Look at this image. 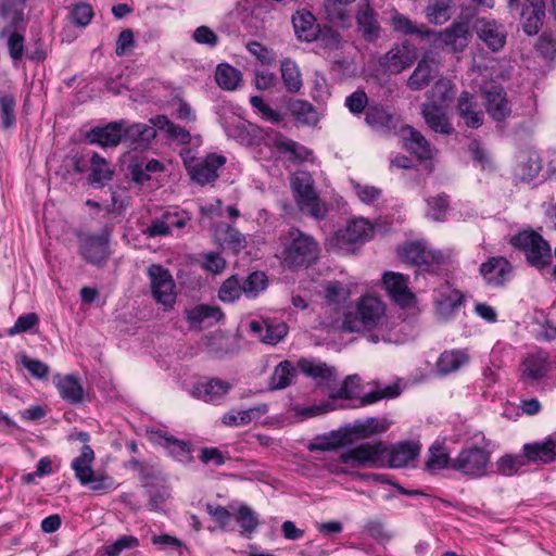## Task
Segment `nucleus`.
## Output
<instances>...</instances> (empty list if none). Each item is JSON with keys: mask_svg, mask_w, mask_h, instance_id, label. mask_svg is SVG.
I'll return each mask as SVG.
<instances>
[{"mask_svg": "<svg viewBox=\"0 0 556 556\" xmlns=\"http://www.w3.org/2000/svg\"><path fill=\"white\" fill-rule=\"evenodd\" d=\"M343 328L354 332L359 330H378V333L370 336L374 343L380 340L384 342H396L397 339L391 334L389 318L386 314L384 303L377 296L365 295L357 300L343 319Z\"/></svg>", "mask_w": 556, "mask_h": 556, "instance_id": "1", "label": "nucleus"}, {"mask_svg": "<svg viewBox=\"0 0 556 556\" xmlns=\"http://www.w3.org/2000/svg\"><path fill=\"white\" fill-rule=\"evenodd\" d=\"M281 256L286 266L302 268L313 265L319 256V244L316 239L300 230L290 228L281 238Z\"/></svg>", "mask_w": 556, "mask_h": 556, "instance_id": "2", "label": "nucleus"}, {"mask_svg": "<svg viewBox=\"0 0 556 556\" xmlns=\"http://www.w3.org/2000/svg\"><path fill=\"white\" fill-rule=\"evenodd\" d=\"M290 184L298 208L314 219H324L328 207L316 192L312 175L307 172H296L291 176Z\"/></svg>", "mask_w": 556, "mask_h": 556, "instance_id": "3", "label": "nucleus"}, {"mask_svg": "<svg viewBox=\"0 0 556 556\" xmlns=\"http://www.w3.org/2000/svg\"><path fill=\"white\" fill-rule=\"evenodd\" d=\"M510 244L523 252L527 262L538 270L548 268L553 261L549 243L538 231H519L509 240Z\"/></svg>", "mask_w": 556, "mask_h": 556, "instance_id": "4", "label": "nucleus"}, {"mask_svg": "<svg viewBox=\"0 0 556 556\" xmlns=\"http://www.w3.org/2000/svg\"><path fill=\"white\" fill-rule=\"evenodd\" d=\"M384 444L381 441L363 442L356 446L344 450L339 462L345 467L339 472H348L350 468H381L384 467Z\"/></svg>", "mask_w": 556, "mask_h": 556, "instance_id": "5", "label": "nucleus"}, {"mask_svg": "<svg viewBox=\"0 0 556 556\" xmlns=\"http://www.w3.org/2000/svg\"><path fill=\"white\" fill-rule=\"evenodd\" d=\"M470 39L469 27L466 23L454 22L444 30L429 29L427 42L434 48H447L451 52H463Z\"/></svg>", "mask_w": 556, "mask_h": 556, "instance_id": "6", "label": "nucleus"}, {"mask_svg": "<svg viewBox=\"0 0 556 556\" xmlns=\"http://www.w3.org/2000/svg\"><path fill=\"white\" fill-rule=\"evenodd\" d=\"M490 464V453L482 447L463 448L457 457L451 460V468L473 478L486 475Z\"/></svg>", "mask_w": 556, "mask_h": 556, "instance_id": "7", "label": "nucleus"}, {"mask_svg": "<svg viewBox=\"0 0 556 556\" xmlns=\"http://www.w3.org/2000/svg\"><path fill=\"white\" fill-rule=\"evenodd\" d=\"M94 460V453L90 445L84 444L80 455L73 459L72 469L75 477L83 485L90 484L93 491H100L111 485L109 478L105 476H97L91 467Z\"/></svg>", "mask_w": 556, "mask_h": 556, "instance_id": "8", "label": "nucleus"}, {"mask_svg": "<svg viewBox=\"0 0 556 556\" xmlns=\"http://www.w3.org/2000/svg\"><path fill=\"white\" fill-rule=\"evenodd\" d=\"M110 232L103 229L100 235L81 233L78 236L79 251L89 264L101 266L109 258Z\"/></svg>", "mask_w": 556, "mask_h": 556, "instance_id": "9", "label": "nucleus"}, {"mask_svg": "<svg viewBox=\"0 0 556 556\" xmlns=\"http://www.w3.org/2000/svg\"><path fill=\"white\" fill-rule=\"evenodd\" d=\"M148 276L154 300L164 306H172L175 303L176 293L175 282L168 269L153 264L148 268Z\"/></svg>", "mask_w": 556, "mask_h": 556, "instance_id": "10", "label": "nucleus"}, {"mask_svg": "<svg viewBox=\"0 0 556 556\" xmlns=\"http://www.w3.org/2000/svg\"><path fill=\"white\" fill-rule=\"evenodd\" d=\"M417 59L415 47L404 41L394 45L388 52L379 59V65L384 72L390 74H400L405 68L409 67Z\"/></svg>", "mask_w": 556, "mask_h": 556, "instance_id": "11", "label": "nucleus"}, {"mask_svg": "<svg viewBox=\"0 0 556 556\" xmlns=\"http://www.w3.org/2000/svg\"><path fill=\"white\" fill-rule=\"evenodd\" d=\"M488 115L497 123L507 121L513 114V105L503 87L491 85L482 90Z\"/></svg>", "mask_w": 556, "mask_h": 556, "instance_id": "12", "label": "nucleus"}, {"mask_svg": "<svg viewBox=\"0 0 556 556\" xmlns=\"http://www.w3.org/2000/svg\"><path fill=\"white\" fill-rule=\"evenodd\" d=\"M478 38L493 52L504 48L507 38L505 27L494 20L477 18L472 26Z\"/></svg>", "mask_w": 556, "mask_h": 556, "instance_id": "13", "label": "nucleus"}, {"mask_svg": "<svg viewBox=\"0 0 556 556\" xmlns=\"http://www.w3.org/2000/svg\"><path fill=\"white\" fill-rule=\"evenodd\" d=\"M545 0H525L521 7L519 18L522 30L529 35H536L545 20Z\"/></svg>", "mask_w": 556, "mask_h": 556, "instance_id": "14", "label": "nucleus"}, {"mask_svg": "<svg viewBox=\"0 0 556 556\" xmlns=\"http://www.w3.org/2000/svg\"><path fill=\"white\" fill-rule=\"evenodd\" d=\"M399 257L414 265H431L439 264L443 255L441 252L428 249L425 242L416 241L405 243L397 249Z\"/></svg>", "mask_w": 556, "mask_h": 556, "instance_id": "15", "label": "nucleus"}, {"mask_svg": "<svg viewBox=\"0 0 556 556\" xmlns=\"http://www.w3.org/2000/svg\"><path fill=\"white\" fill-rule=\"evenodd\" d=\"M383 285L391 299L402 307L414 304L415 295L408 289L407 278L399 273L389 271L383 276Z\"/></svg>", "mask_w": 556, "mask_h": 556, "instance_id": "16", "label": "nucleus"}, {"mask_svg": "<svg viewBox=\"0 0 556 556\" xmlns=\"http://www.w3.org/2000/svg\"><path fill=\"white\" fill-rule=\"evenodd\" d=\"M226 163L223 155L208 154L205 159L199 160L190 166V177L200 185L214 181L218 177V169Z\"/></svg>", "mask_w": 556, "mask_h": 556, "instance_id": "17", "label": "nucleus"}, {"mask_svg": "<svg viewBox=\"0 0 556 556\" xmlns=\"http://www.w3.org/2000/svg\"><path fill=\"white\" fill-rule=\"evenodd\" d=\"M125 121L111 122L104 127H93L86 138L92 144L101 147H116L124 138Z\"/></svg>", "mask_w": 556, "mask_h": 556, "instance_id": "18", "label": "nucleus"}, {"mask_svg": "<svg viewBox=\"0 0 556 556\" xmlns=\"http://www.w3.org/2000/svg\"><path fill=\"white\" fill-rule=\"evenodd\" d=\"M456 111L459 118L467 127L479 128L484 116L475 97L468 91H463L457 98Z\"/></svg>", "mask_w": 556, "mask_h": 556, "instance_id": "19", "label": "nucleus"}, {"mask_svg": "<svg viewBox=\"0 0 556 556\" xmlns=\"http://www.w3.org/2000/svg\"><path fill=\"white\" fill-rule=\"evenodd\" d=\"M418 453L419 446L410 442H401L391 448L384 445V467H405L416 458Z\"/></svg>", "mask_w": 556, "mask_h": 556, "instance_id": "20", "label": "nucleus"}, {"mask_svg": "<svg viewBox=\"0 0 556 556\" xmlns=\"http://www.w3.org/2000/svg\"><path fill=\"white\" fill-rule=\"evenodd\" d=\"M299 369L318 384L330 386L336 381V368L313 358H301L298 362Z\"/></svg>", "mask_w": 556, "mask_h": 556, "instance_id": "21", "label": "nucleus"}, {"mask_svg": "<svg viewBox=\"0 0 556 556\" xmlns=\"http://www.w3.org/2000/svg\"><path fill=\"white\" fill-rule=\"evenodd\" d=\"M292 25L299 40L313 42L317 40L319 25L315 16L307 10H299L292 15Z\"/></svg>", "mask_w": 556, "mask_h": 556, "instance_id": "22", "label": "nucleus"}, {"mask_svg": "<svg viewBox=\"0 0 556 556\" xmlns=\"http://www.w3.org/2000/svg\"><path fill=\"white\" fill-rule=\"evenodd\" d=\"M511 270L510 263L502 256L491 257L480 266L483 278L495 286L503 285L508 279Z\"/></svg>", "mask_w": 556, "mask_h": 556, "instance_id": "23", "label": "nucleus"}, {"mask_svg": "<svg viewBox=\"0 0 556 556\" xmlns=\"http://www.w3.org/2000/svg\"><path fill=\"white\" fill-rule=\"evenodd\" d=\"M356 24L362 37L374 42L380 37V24L376 17V12L369 4L359 7L356 14Z\"/></svg>", "mask_w": 556, "mask_h": 556, "instance_id": "24", "label": "nucleus"}, {"mask_svg": "<svg viewBox=\"0 0 556 556\" xmlns=\"http://www.w3.org/2000/svg\"><path fill=\"white\" fill-rule=\"evenodd\" d=\"M523 452L529 462L543 464L553 462L556 458V433L543 442L526 444Z\"/></svg>", "mask_w": 556, "mask_h": 556, "instance_id": "25", "label": "nucleus"}, {"mask_svg": "<svg viewBox=\"0 0 556 556\" xmlns=\"http://www.w3.org/2000/svg\"><path fill=\"white\" fill-rule=\"evenodd\" d=\"M53 381L62 400L70 404L83 402L85 392L77 377L74 375H55Z\"/></svg>", "mask_w": 556, "mask_h": 556, "instance_id": "26", "label": "nucleus"}, {"mask_svg": "<svg viewBox=\"0 0 556 556\" xmlns=\"http://www.w3.org/2000/svg\"><path fill=\"white\" fill-rule=\"evenodd\" d=\"M229 382L220 379H211L210 381L198 383L192 389V395L207 403L220 401L230 390Z\"/></svg>", "mask_w": 556, "mask_h": 556, "instance_id": "27", "label": "nucleus"}, {"mask_svg": "<svg viewBox=\"0 0 556 556\" xmlns=\"http://www.w3.org/2000/svg\"><path fill=\"white\" fill-rule=\"evenodd\" d=\"M250 329L262 342L267 344H277L288 332V327L283 323L273 324L253 320L250 323Z\"/></svg>", "mask_w": 556, "mask_h": 556, "instance_id": "28", "label": "nucleus"}, {"mask_svg": "<svg viewBox=\"0 0 556 556\" xmlns=\"http://www.w3.org/2000/svg\"><path fill=\"white\" fill-rule=\"evenodd\" d=\"M437 75V65L433 60L424 56L417 64L407 80L410 90L418 91L426 88Z\"/></svg>", "mask_w": 556, "mask_h": 556, "instance_id": "29", "label": "nucleus"}, {"mask_svg": "<svg viewBox=\"0 0 556 556\" xmlns=\"http://www.w3.org/2000/svg\"><path fill=\"white\" fill-rule=\"evenodd\" d=\"M422 115L427 125L435 132L451 135L454 131L445 112L435 103L422 104Z\"/></svg>", "mask_w": 556, "mask_h": 556, "instance_id": "30", "label": "nucleus"}, {"mask_svg": "<svg viewBox=\"0 0 556 556\" xmlns=\"http://www.w3.org/2000/svg\"><path fill=\"white\" fill-rule=\"evenodd\" d=\"M403 139L405 148L416 154L421 160H429L432 156V149L426 138L413 127L407 126L403 129Z\"/></svg>", "mask_w": 556, "mask_h": 556, "instance_id": "31", "label": "nucleus"}, {"mask_svg": "<svg viewBox=\"0 0 556 556\" xmlns=\"http://www.w3.org/2000/svg\"><path fill=\"white\" fill-rule=\"evenodd\" d=\"M388 427L389 424L386 420L368 417L355 420L351 427L343 428V431L350 433V438L353 440V435L356 438H368L386 431Z\"/></svg>", "mask_w": 556, "mask_h": 556, "instance_id": "32", "label": "nucleus"}, {"mask_svg": "<svg viewBox=\"0 0 556 556\" xmlns=\"http://www.w3.org/2000/svg\"><path fill=\"white\" fill-rule=\"evenodd\" d=\"M469 362V354L466 350L444 351L437 361V371L446 376L457 371L462 366Z\"/></svg>", "mask_w": 556, "mask_h": 556, "instance_id": "33", "label": "nucleus"}, {"mask_svg": "<svg viewBox=\"0 0 556 556\" xmlns=\"http://www.w3.org/2000/svg\"><path fill=\"white\" fill-rule=\"evenodd\" d=\"M224 317L218 306L200 304L187 312V318L192 326H210L219 321Z\"/></svg>", "mask_w": 556, "mask_h": 556, "instance_id": "34", "label": "nucleus"}, {"mask_svg": "<svg viewBox=\"0 0 556 556\" xmlns=\"http://www.w3.org/2000/svg\"><path fill=\"white\" fill-rule=\"evenodd\" d=\"M365 121L377 130L390 131L395 128L393 114L380 105H369L365 112Z\"/></svg>", "mask_w": 556, "mask_h": 556, "instance_id": "35", "label": "nucleus"}, {"mask_svg": "<svg viewBox=\"0 0 556 556\" xmlns=\"http://www.w3.org/2000/svg\"><path fill=\"white\" fill-rule=\"evenodd\" d=\"M215 237L222 245L233 252H239L247 247L245 237L238 229L225 223L217 226Z\"/></svg>", "mask_w": 556, "mask_h": 556, "instance_id": "36", "label": "nucleus"}, {"mask_svg": "<svg viewBox=\"0 0 556 556\" xmlns=\"http://www.w3.org/2000/svg\"><path fill=\"white\" fill-rule=\"evenodd\" d=\"M374 228L365 218H355L346 224L342 238L349 243L364 242L371 238Z\"/></svg>", "mask_w": 556, "mask_h": 556, "instance_id": "37", "label": "nucleus"}, {"mask_svg": "<svg viewBox=\"0 0 556 556\" xmlns=\"http://www.w3.org/2000/svg\"><path fill=\"white\" fill-rule=\"evenodd\" d=\"M155 137L156 130L148 124L124 125V138L138 147H147Z\"/></svg>", "mask_w": 556, "mask_h": 556, "instance_id": "38", "label": "nucleus"}, {"mask_svg": "<svg viewBox=\"0 0 556 556\" xmlns=\"http://www.w3.org/2000/svg\"><path fill=\"white\" fill-rule=\"evenodd\" d=\"M463 305V295L458 291L442 294L437 301L435 314L442 321L450 320L455 312Z\"/></svg>", "mask_w": 556, "mask_h": 556, "instance_id": "39", "label": "nucleus"}, {"mask_svg": "<svg viewBox=\"0 0 556 556\" xmlns=\"http://www.w3.org/2000/svg\"><path fill=\"white\" fill-rule=\"evenodd\" d=\"M90 169L88 181L92 186L102 187L112 179L113 170L110 169L106 160L98 153H93L90 159Z\"/></svg>", "mask_w": 556, "mask_h": 556, "instance_id": "40", "label": "nucleus"}, {"mask_svg": "<svg viewBox=\"0 0 556 556\" xmlns=\"http://www.w3.org/2000/svg\"><path fill=\"white\" fill-rule=\"evenodd\" d=\"M548 363L542 356H528L522 363L523 381H535L544 378L548 372Z\"/></svg>", "mask_w": 556, "mask_h": 556, "instance_id": "41", "label": "nucleus"}, {"mask_svg": "<svg viewBox=\"0 0 556 556\" xmlns=\"http://www.w3.org/2000/svg\"><path fill=\"white\" fill-rule=\"evenodd\" d=\"M269 140L270 144L275 147L280 153H288L293 160L303 161L309 154V151L305 147L291 139H288L282 135L277 134Z\"/></svg>", "mask_w": 556, "mask_h": 556, "instance_id": "42", "label": "nucleus"}, {"mask_svg": "<svg viewBox=\"0 0 556 556\" xmlns=\"http://www.w3.org/2000/svg\"><path fill=\"white\" fill-rule=\"evenodd\" d=\"M296 370L290 361H282L276 367L270 377V390H281L289 387L295 377Z\"/></svg>", "mask_w": 556, "mask_h": 556, "instance_id": "43", "label": "nucleus"}, {"mask_svg": "<svg viewBox=\"0 0 556 556\" xmlns=\"http://www.w3.org/2000/svg\"><path fill=\"white\" fill-rule=\"evenodd\" d=\"M393 29L404 35H417L427 42L429 29L426 25H417L413 23L407 16L395 13L392 16Z\"/></svg>", "mask_w": 556, "mask_h": 556, "instance_id": "44", "label": "nucleus"}, {"mask_svg": "<svg viewBox=\"0 0 556 556\" xmlns=\"http://www.w3.org/2000/svg\"><path fill=\"white\" fill-rule=\"evenodd\" d=\"M453 0H429L426 17L432 24H443L451 18Z\"/></svg>", "mask_w": 556, "mask_h": 556, "instance_id": "45", "label": "nucleus"}, {"mask_svg": "<svg viewBox=\"0 0 556 556\" xmlns=\"http://www.w3.org/2000/svg\"><path fill=\"white\" fill-rule=\"evenodd\" d=\"M541 168V161L536 154H522L516 168V176L522 181H531L539 175Z\"/></svg>", "mask_w": 556, "mask_h": 556, "instance_id": "46", "label": "nucleus"}, {"mask_svg": "<svg viewBox=\"0 0 556 556\" xmlns=\"http://www.w3.org/2000/svg\"><path fill=\"white\" fill-rule=\"evenodd\" d=\"M280 71L287 90L298 92L302 87V78L296 63L291 59H285L281 61Z\"/></svg>", "mask_w": 556, "mask_h": 556, "instance_id": "47", "label": "nucleus"}, {"mask_svg": "<svg viewBox=\"0 0 556 556\" xmlns=\"http://www.w3.org/2000/svg\"><path fill=\"white\" fill-rule=\"evenodd\" d=\"M215 80L220 88L235 90L241 80V73L229 64H219L216 68Z\"/></svg>", "mask_w": 556, "mask_h": 556, "instance_id": "48", "label": "nucleus"}, {"mask_svg": "<svg viewBox=\"0 0 556 556\" xmlns=\"http://www.w3.org/2000/svg\"><path fill=\"white\" fill-rule=\"evenodd\" d=\"M241 283L243 294L249 299H254L267 288L268 280L265 273L253 271Z\"/></svg>", "mask_w": 556, "mask_h": 556, "instance_id": "49", "label": "nucleus"}, {"mask_svg": "<svg viewBox=\"0 0 556 556\" xmlns=\"http://www.w3.org/2000/svg\"><path fill=\"white\" fill-rule=\"evenodd\" d=\"M146 490L149 496L148 506L151 510L162 509L165 502L170 496V490L165 484H155L154 482H146Z\"/></svg>", "mask_w": 556, "mask_h": 556, "instance_id": "50", "label": "nucleus"}, {"mask_svg": "<svg viewBox=\"0 0 556 556\" xmlns=\"http://www.w3.org/2000/svg\"><path fill=\"white\" fill-rule=\"evenodd\" d=\"M290 113L302 124H314L317 113L313 105L304 100H293L288 106Z\"/></svg>", "mask_w": 556, "mask_h": 556, "instance_id": "51", "label": "nucleus"}, {"mask_svg": "<svg viewBox=\"0 0 556 556\" xmlns=\"http://www.w3.org/2000/svg\"><path fill=\"white\" fill-rule=\"evenodd\" d=\"M352 443L350 433L344 432L343 429L333 431L327 438H321L319 442L311 445V451H329L337 446H342Z\"/></svg>", "mask_w": 556, "mask_h": 556, "instance_id": "52", "label": "nucleus"}, {"mask_svg": "<svg viewBox=\"0 0 556 556\" xmlns=\"http://www.w3.org/2000/svg\"><path fill=\"white\" fill-rule=\"evenodd\" d=\"M236 520L241 528V534L250 536L258 526L256 514L245 505H241L237 510Z\"/></svg>", "mask_w": 556, "mask_h": 556, "instance_id": "53", "label": "nucleus"}, {"mask_svg": "<svg viewBox=\"0 0 556 556\" xmlns=\"http://www.w3.org/2000/svg\"><path fill=\"white\" fill-rule=\"evenodd\" d=\"M132 179L138 184H143L150 179V173H157L163 169V165L157 160L147 162H136L131 165Z\"/></svg>", "mask_w": 556, "mask_h": 556, "instance_id": "54", "label": "nucleus"}, {"mask_svg": "<svg viewBox=\"0 0 556 556\" xmlns=\"http://www.w3.org/2000/svg\"><path fill=\"white\" fill-rule=\"evenodd\" d=\"M15 99L11 94L0 96V117L3 129H10L15 125Z\"/></svg>", "mask_w": 556, "mask_h": 556, "instance_id": "55", "label": "nucleus"}, {"mask_svg": "<svg viewBox=\"0 0 556 556\" xmlns=\"http://www.w3.org/2000/svg\"><path fill=\"white\" fill-rule=\"evenodd\" d=\"M2 37H7L10 56L14 62L20 61L24 54V37L12 28L2 30Z\"/></svg>", "mask_w": 556, "mask_h": 556, "instance_id": "56", "label": "nucleus"}, {"mask_svg": "<svg viewBox=\"0 0 556 556\" xmlns=\"http://www.w3.org/2000/svg\"><path fill=\"white\" fill-rule=\"evenodd\" d=\"M243 293L242 283L237 276L226 279L219 288L218 296L223 302H233Z\"/></svg>", "mask_w": 556, "mask_h": 556, "instance_id": "57", "label": "nucleus"}, {"mask_svg": "<svg viewBox=\"0 0 556 556\" xmlns=\"http://www.w3.org/2000/svg\"><path fill=\"white\" fill-rule=\"evenodd\" d=\"M16 358L17 364L25 367L34 378L45 379L48 376L50 369L46 363L33 359L25 353L17 354Z\"/></svg>", "mask_w": 556, "mask_h": 556, "instance_id": "58", "label": "nucleus"}, {"mask_svg": "<svg viewBox=\"0 0 556 556\" xmlns=\"http://www.w3.org/2000/svg\"><path fill=\"white\" fill-rule=\"evenodd\" d=\"M429 458L426 462V468L429 471H435L446 466L451 467L452 459L448 458V454L444 451L442 446H431L429 450Z\"/></svg>", "mask_w": 556, "mask_h": 556, "instance_id": "59", "label": "nucleus"}, {"mask_svg": "<svg viewBox=\"0 0 556 556\" xmlns=\"http://www.w3.org/2000/svg\"><path fill=\"white\" fill-rule=\"evenodd\" d=\"M525 456L505 455L496 464L497 472L503 476H513L526 465Z\"/></svg>", "mask_w": 556, "mask_h": 556, "instance_id": "60", "label": "nucleus"}, {"mask_svg": "<svg viewBox=\"0 0 556 556\" xmlns=\"http://www.w3.org/2000/svg\"><path fill=\"white\" fill-rule=\"evenodd\" d=\"M317 40L323 49L329 51L339 50L343 45L341 35L332 28L319 29Z\"/></svg>", "mask_w": 556, "mask_h": 556, "instance_id": "61", "label": "nucleus"}, {"mask_svg": "<svg viewBox=\"0 0 556 556\" xmlns=\"http://www.w3.org/2000/svg\"><path fill=\"white\" fill-rule=\"evenodd\" d=\"M400 395V388L397 384H391L382 390H376L372 392H369L361 397V405H369L372 403H376L382 399H393Z\"/></svg>", "mask_w": 556, "mask_h": 556, "instance_id": "62", "label": "nucleus"}, {"mask_svg": "<svg viewBox=\"0 0 556 556\" xmlns=\"http://www.w3.org/2000/svg\"><path fill=\"white\" fill-rule=\"evenodd\" d=\"M345 5L342 0H325L324 7L327 17L334 23H344L349 18L344 9Z\"/></svg>", "mask_w": 556, "mask_h": 556, "instance_id": "63", "label": "nucleus"}, {"mask_svg": "<svg viewBox=\"0 0 556 556\" xmlns=\"http://www.w3.org/2000/svg\"><path fill=\"white\" fill-rule=\"evenodd\" d=\"M93 17V9L90 4L79 3L73 7L71 12L72 22L80 27L87 26Z\"/></svg>", "mask_w": 556, "mask_h": 556, "instance_id": "64", "label": "nucleus"}]
</instances>
